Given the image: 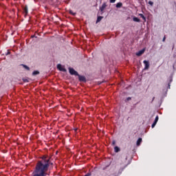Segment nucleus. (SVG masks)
<instances>
[{
  "instance_id": "8",
  "label": "nucleus",
  "mask_w": 176,
  "mask_h": 176,
  "mask_svg": "<svg viewBox=\"0 0 176 176\" xmlns=\"http://www.w3.org/2000/svg\"><path fill=\"white\" fill-rule=\"evenodd\" d=\"M122 3H118L117 4H116V8H122Z\"/></svg>"
},
{
  "instance_id": "23",
  "label": "nucleus",
  "mask_w": 176,
  "mask_h": 176,
  "mask_svg": "<svg viewBox=\"0 0 176 176\" xmlns=\"http://www.w3.org/2000/svg\"><path fill=\"white\" fill-rule=\"evenodd\" d=\"M85 176H90V175L87 174V175H86Z\"/></svg>"
},
{
  "instance_id": "3",
  "label": "nucleus",
  "mask_w": 176,
  "mask_h": 176,
  "mask_svg": "<svg viewBox=\"0 0 176 176\" xmlns=\"http://www.w3.org/2000/svg\"><path fill=\"white\" fill-rule=\"evenodd\" d=\"M143 63L145 65L144 69H149V62L148 60H144Z\"/></svg>"
},
{
  "instance_id": "15",
  "label": "nucleus",
  "mask_w": 176,
  "mask_h": 176,
  "mask_svg": "<svg viewBox=\"0 0 176 176\" xmlns=\"http://www.w3.org/2000/svg\"><path fill=\"white\" fill-rule=\"evenodd\" d=\"M148 5H151V6H153V3L151 1H148Z\"/></svg>"
},
{
  "instance_id": "18",
  "label": "nucleus",
  "mask_w": 176,
  "mask_h": 176,
  "mask_svg": "<svg viewBox=\"0 0 176 176\" xmlns=\"http://www.w3.org/2000/svg\"><path fill=\"white\" fill-rule=\"evenodd\" d=\"M111 3H115L116 2V0H110Z\"/></svg>"
},
{
  "instance_id": "4",
  "label": "nucleus",
  "mask_w": 176,
  "mask_h": 176,
  "mask_svg": "<svg viewBox=\"0 0 176 176\" xmlns=\"http://www.w3.org/2000/svg\"><path fill=\"white\" fill-rule=\"evenodd\" d=\"M105 8H107V3H104L100 8V12H102V13H103L104 10H105Z\"/></svg>"
},
{
  "instance_id": "11",
  "label": "nucleus",
  "mask_w": 176,
  "mask_h": 176,
  "mask_svg": "<svg viewBox=\"0 0 176 176\" xmlns=\"http://www.w3.org/2000/svg\"><path fill=\"white\" fill-rule=\"evenodd\" d=\"M158 120H159V116H157L156 118H155V120L154 122H155V123H157Z\"/></svg>"
},
{
  "instance_id": "12",
  "label": "nucleus",
  "mask_w": 176,
  "mask_h": 176,
  "mask_svg": "<svg viewBox=\"0 0 176 176\" xmlns=\"http://www.w3.org/2000/svg\"><path fill=\"white\" fill-rule=\"evenodd\" d=\"M114 151H115V152H119V151H120L119 147L116 146V147L114 148Z\"/></svg>"
},
{
  "instance_id": "7",
  "label": "nucleus",
  "mask_w": 176,
  "mask_h": 176,
  "mask_svg": "<svg viewBox=\"0 0 176 176\" xmlns=\"http://www.w3.org/2000/svg\"><path fill=\"white\" fill-rule=\"evenodd\" d=\"M142 142V138H139L137 141V145L138 146H140V145H141V143Z\"/></svg>"
},
{
  "instance_id": "13",
  "label": "nucleus",
  "mask_w": 176,
  "mask_h": 176,
  "mask_svg": "<svg viewBox=\"0 0 176 176\" xmlns=\"http://www.w3.org/2000/svg\"><path fill=\"white\" fill-rule=\"evenodd\" d=\"M38 74H39V72H38V71H34L33 72V75H38Z\"/></svg>"
},
{
  "instance_id": "16",
  "label": "nucleus",
  "mask_w": 176,
  "mask_h": 176,
  "mask_svg": "<svg viewBox=\"0 0 176 176\" xmlns=\"http://www.w3.org/2000/svg\"><path fill=\"white\" fill-rule=\"evenodd\" d=\"M24 12H25V13L26 14H27V13H28V10L27 9V8H25Z\"/></svg>"
},
{
  "instance_id": "22",
  "label": "nucleus",
  "mask_w": 176,
  "mask_h": 176,
  "mask_svg": "<svg viewBox=\"0 0 176 176\" xmlns=\"http://www.w3.org/2000/svg\"><path fill=\"white\" fill-rule=\"evenodd\" d=\"M113 145H115V142H113Z\"/></svg>"
},
{
  "instance_id": "14",
  "label": "nucleus",
  "mask_w": 176,
  "mask_h": 176,
  "mask_svg": "<svg viewBox=\"0 0 176 176\" xmlns=\"http://www.w3.org/2000/svg\"><path fill=\"white\" fill-rule=\"evenodd\" d=\"M140 16L142 17V19H143V20H146V18H145V16H144V14H140Z\"/></svg>"
},
{
  "instance_id": "21",
  "label": "nucleus",
  "mask_w": 176,
  "mask_h": 176,
  "mask_svg": "<svg viewBox=\"0 0 176 176\" xmlns=\"http://www.w3.org/2000/svg\"><path fill=\"white\" fill-rule=\"evenodd\" d=\"M165 41H166V37H164L163 42H164Z\"/></svg>"
},
{
  "instance_id": "20",
  "label": "nucleus",
  "mask_w": 176,
  "mask_h": 176,
  "mask_svg": "<svg viewBox=\"0 0 176 176\" xmlns=\"http://www.w3.org/2000/svg\"><path fill=\"white\" fill-rule=\"evenodd\" d=\"M23 67H24L26 69H30V67H28V66L24 65Z\"/></svg>"
},
{
  "instance_id": "1",
  "label": "nucleus",
  "mask_w": 176,
  "mask_h": 176,
  "mask_svg": "<svg viewBox=\"0 0 176 176\" xmlns=\"http://www.w3.org/2000/svg\"><path fill=\"white\" fill-rule=\"evenodd\" d=\"M69 74H71V75H75L76 76H78L79 75L76 72V71H75V69H74L73 68L69 67Z\"/></svg>"
},
{
  "instance_id": "17",
  "label": "nucleus",
  "mask_w": 176,
  "mask_h": 176,
  "mask_svg": "<svg viewBox=\"0 0 176 176\" xmlns=\"http://www.w3.org/2000/svg\"><path fill=\"white\" fill-rule=\"evenodd\" d=\"M70 14H72L73 16H75V12H72V10L69 11Z\"/></svg>"
},
{
  "instance_id": "9",
  "label": "nucleus",
  "mask_w": 176,
  "mask_h": 176,
  "mask_svg": "<svg viewBox=\"0 0 176 176\" xmlns=\"http://www.w3.org/2000/svg\"><path fill=\"white\" fill-rule=\"evenodd\" d=\"M133 21H136L137 23H140V19L137 17L133 18Z\"/></svg>"
},
{
  "instance_id": "19",
  "label": "nucleus",
  "mask_w": 176,
  "mask_h": 176,
  "mask_svg": "<svg viewBox=\"0 0 176 176\" xmlns=\"http://www.w3.org/2000/svg\"><path fill=\"white\" fill-rule=\"evenodd\" d=\"M156 126V122H153L152 124V129Z\"/></svg>"
},
{
  "instance_id": "2",
  "label": "nucleus",
  "mask_w": 176,
  "mask_h": 176,
  "mask_svg": "<svg viewBox=\"0 0 176 176\" xmlns=\"http://www.w3.org/2000/svg\"><path fill=\"white\" fill-rule=\"evenodd\" d=\"M57 68L58 69H59V71H62L63 72H67V69H65V67H64V66L61 65L60 64L57 65Z\"/></svg>"
},
{
  "instance_id": "6",
  "label": "nucleus",
  "mask_w": 176,
  "mask_h": 176,
  "mask_svg": "<svg viewBox=\"0 0 176 176\" xmlns=\"http://www.w3.org/2000/svg\"><path fill=\"white\" fill-rule=\"evenodd\" d=\"M78 76L80 82H86V78H85V76H79V75Z\"/></svg>"
},
{
  "instance_id": "10",
  "label": "nucleus",
  "mask_w": 176,
  "mask_h": 176,
  "mask_svg": "<svg viewBox=\"0 0 176 176\" xmlns=\"http://www.w3.org/2000/svg\"><path fill=\"white\" fill-rule=\"evenodd\" d=\"M102 20V16H98L97 19V23H100V21Z\"/></svg>"
},
{
  "instance_id": "5",
  "label": "nucleus",
  "mask_w": 176,
  "mask_h": 176,
  "mask_svg": "<svg viewBox=\"0 0 176 176\" xmlns=\"http://www.w3.org/2000/svg\"><path fill=\"white\" fill-rule=\"evenodd\" d=\"M144 53H145V49H143L140 51H139L138 52L136 53V56H142V54H144Z\"/></svg>"
}]
</instances>
